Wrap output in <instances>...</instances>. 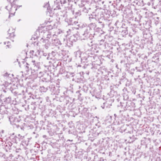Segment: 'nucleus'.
Segmentation results:
<instances>
[{"label":"nucleus","instance_id":"nucleus-1","mask_svg":"<svg viewBox=\"0 0 161 161\" xmlns=\"http://www.w3.org/2000/svg\"><path fill=\"white\" fill-rule=\"evenodd\" d=\"M16 10L17 7L16 5L15 4H12L10 9L9 10V16H12L14 15Z\"/></svg>","mask_w":161,"mask_h":161},{"label":"nucleus","instance_id":"nucleus-2","mask_svg":"<svg viewBox=\"0 0 161 161\" xmlns=\"http://www.w3.org/2000/svg\"><path fill=\"white\" fill-rule=\"evenodd\" d=\"M15 30L13 28H10L8 31V37L11 39H13L15 36Z\"/></svg>","mask_w":161,"mask_h":161},{"label":"nucleus","instance_id":"nucleus-3","mask_svg":"<svg viewBox=\"0 0 161 161\" xmlns=\"http://www.w3.org/2000/svg\"><path fill=\"white\" fill-rule=\"evenodd\" d=\"M121 33H123V34H122L123 36L127 34L128 31L126 28H124L123 27H122Z\"/></svg>","mask_w":161,"mask_h":161},{"label":"nucleus","instance_id":"nucleus-4","mask_svg":"<svg viewBox=\"0 0 161 161\" xmlns=\"http://www.w3.org/2000/svg\"><path fill=\"white\" fill-rule=\"evenodd\" d=\"M16 6V7H17V10L18 9H19V8L20 7H22V6L21 5H15Z\"/></svg>","mask_w":161,"mask_h":161},{"label":"nucleus","instance_id":"nucleus-5","mask_svg":"<svg viewBox=\"0 0 161 161\" xmlns=\"http://www.w3.org/2000/svg\"><path fill=\"white\" fill-rule=\"evenodd\" d=\"M32 62H33L34 63H35V60H32Z\"/></svg>","mask_w":161,"mask_h":161},{"label":"nucleus","instance_id":"nucleus-6","mask_svg":"<svg viewBox=\"0 0 161 161\" xmlns=\"http://www.w3.org/2000/svg\"><path fill=\"white\" fill-rule=\"evenodd\" d=\"M50 27H51V28H52V26H51V25H50Z\"/></svg>","mask_w":161,"mask_h":161},{"label":"nucleus","instance_id":"nucleus-7","mask_svg":"<svg viewBox=\"0 0 161 161\" xmlns=\"http://www.w3.org/2000/svg\"><path fill=\"white\" fill-rule=\"evenodd\" d=\"M102 108H104V107H102Z\"/></svg>","mask_w":161,"mask_h":161},{"label":"nucleus","instance_id":"nucleus-8","mask_svg":"<svg viewBox=\"0 0 161 161\" xmlns=\"http://www.w3.org/2000/svg\"><path fill=\"white\" fill-rule=\"evenodd\" d=\"M102 108H104V107H102Z\"/></svg>","mask_w":161,"mask_h":161}]
</instances>
